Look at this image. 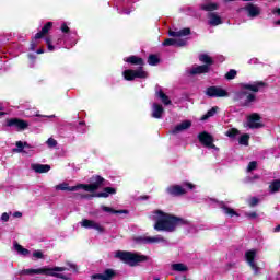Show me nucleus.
Listing matches in <instances>:
<instances>
[{
	"instance_id": "obj_40",
	"label": "nucleus",
	"mask_w": 280,
	"mask_h": 280,
	"mask_svg": "<svg viewBox=\"0 0 280 280\" xmlns=\"http://www.w3.org/2000/svg\"><path fill=\"white\" fill-rule=\"evenodd\" d=\"M56 189H59L60 191H75L74 186H69L67 183L57 185Z\"/></svg>"
},
{
	"instance_id": "obj_25",
	"label": "nucleus",
	"mask_w": 280,
	"mask_h": 280,
	"mask_svg": "<svg viewBox=\"0 0 280 280\" xmlns=\"http://www.w3.org/2000/svg\"><path fill=\"white\" fill-rule=\"evenodd\" d=\"M255 102H257V95H255L254 93L247 92L244 101L242 102V106L244 108H249V106H253V104H255Z\"/></svg>"
},
{
	"instance_id": "obj_45",
	"label": "nucleus",
	"mask_w": 280,
	"mask_h": 280,
	"mask_svg": "<svg viewBox=\"0 0 280 280\" xmlns=\"http://www.w3.org/2000/svg\"><path fill=\"white\" fill-rule=\"evenodd\" d=\"M48 148H56V145H58V141L54 138H49L47 141H46Z\"/></svg>"
},
{
	"instance_id": "obj_30",
	"label": "nucleus",
	"mask_w": 280,
	"mask_h": 280,
	"mask_svg": "<svg viewBox=\"0 0 280 280\" xmlns=\"http://www.w3.org/2000/svg\"><path fill=\"white\" fill-rule=\"evenodd\" d=\"M155 96L159 97V100H161L162 104H164V106H170L172 104V100H170V96H167V94H165V92H163V90H159L155 93Z\"/></svg>"
},
{
	"instance_id": "obj_6",
	"label": "nucleus",
	"mask_w": 280,
	"mask_h": 280,
	"mask_svg": "<svg viewBox=\"0 0 280 280\" xmlns=\"http://www.w3.org/2000/svg\"><path fill=\"white\" fill-rule=\"evenodd\" d=\"M117 194V188L114 187H104L103 191L94 192L91 195H81V198L89 199V198H108L109 196H115Z\"/></svg>"
},
{
	"instance_id": "obj_22",
	"label": "nucleus",
	"mask_w": 280,
	"mask_h": 280,
	"mask_svg": "<svg viewBox=\"0 0 280 280\" xmlns=\"http://www.w3.org/2000/svg\"><path fill=\"white\" fill-rule=\"evenodd\" d=\"M189 128H191L190 120H184L177 126H175L171 132L172 135H178V132H183V130H189Z\"/></svg>"
},
{
	"instance_id": "obj_53",
	"label": "nucleus",
	"mask_w": 280,
	"mask_h": 280,
	"mask_svg": "<svg viewBox=\"0 0 280 280\" xmlns=\"http://www.w3.org/2000/svg\"><path fill=\"white\" fill-rule=\"evenodd\" d=\"M1 220L2 222H8V220H10V214H8V212H3L1 215Z\"/></svg>"
},
{
	"instance_id": "obj_2",
	"label": "nucleus",
	"mask_w": 280,
	"mask_h": 280,
	"mask_svg": "<svg viewBox=\"0 0 280 280\" xmlns=\"http://www.w3.org/2000/svg\"><path fill=\"white\" fill-rule=\"evenodd\" d=\"M69 270L67 267H42L38 269H23L22 272L25 275H46L47 277H56L57 279H69L67 276L58 272H65Z\"/></svg>"
},
{
	"instance_id": "obj_48",
	"label": "nucleus",
	"mask_w": 280,
	"mask_h": 280,
	"mask_svg": "<svg viewBox=\"0 0 280 280\" xmlns=\"http://www.w3.org/2000/svg\"><path fill=\"white\" fill-rule=\"evenodd\" d=\"M33 257H35V259H44L45 255L43 254L42 250H35L33 252Z\"/></svg>"
},
{
	"instance_id": "obj_20",
	"label": "nucleus",
	"mask_w": 280,
	"mask_h": 280,
	"mask_svg": "<svg viewBox=\"0 0 280 280\" xmlns=\"http://www.w3.org/2000/svg\"><path fill=\"white\" fill-rule=\"evenodd\" d=\"M51 27H54V22H47L40 30V32L35 34V40H40V38H44L49 34Z\"/></svg>"
},
{
	"instance_id": "obj_51",
	"label": "nucleus",
	"mask_w": 280,
	"mask_h": 280,
	"mask_svg": "<svg viewBox=\"0 0 280 280\" xmlns=\"http://www.w3.org/2000/svg\"><path fill=\"white\" fill-rule=\"evenodd\" d=\"M245 215L249 220H255L257 218V212H246Z\"/></svg>"
},
{
	"instance_id": "obj_28",
	"label": "nucleus",
	"mask_w": 280,
	"mask_h": 280,
	"mask_svg": "<svg viewBox=\"0 0 280 280\" xmlns=\"http://www.w3.org/2000/svg\"><path fill=\"white\" fill-rule=\"evenodd\" d=\"M102 211H104L105 213H113L115 215H128V213H130V211L124 209V210H115L108 206H101Z\"/></svg>"
},
{
	"instance_id": "obj_18",
	"label": "nucleus",
	"mask_w": 280,
	"mask_h": 280,
	"mask_svg": "<svg viewBox=\"0 0 280 280\" xmlns=\"http://www.w3.org/2000/svg\"><path fill=\"white\" fill-rule=\"evenodd\" d=\"M164 47H185L187 45V39L178 38H166L163 44Z\"/></svg>"
},
{
	"instance_id": "obj_10",
	"label": "nucleus",
	"mask_w": 280,
	"mask_h": 280,
	"mask_svg": "<svg viewBox=\"0 0 280 280\" xmlns=\"http://www.w3.org/2000/svg\"><path fill=\"white\" fill-rule=\"evenodd\" d=\"M208 97H229V92L220 86H209L206 90Z\"/></svg>"
},
{
	"instance_id": "obj_19",
	"label": "nucleus",
	"mask_w": 280,
	"mask_h": 280,
	"mask_svg": "<svg viewBox=\"0 0 280 280\" xmlns=\"http://www.w3.org/2000/svg\"><path fill=\"white\" fill-rule=\"evenodd\" d=\"M208 24L211 25V27H218V25H222V16L218 15L215 12L208 13Z\"/></svg>"
},
{
	"instance_id": "obj_61",
	"label": "nucleus",
	"mask_w": 280,
	"mask_h": 280,
	"mask_svg": "<svg viewBox=\"0 0 280 280\" xmlns=\"http://www.w3.org/2000/svg\"><path fill=\"white\" fill-rule=\"evenodd\" d=\"M28 58H30V60H36V56L33 54H28Z\"/></svg>"
},
{
	"instance_id": "obj_56",
	"label": "nucleus",
	"mask_w": 280,
	"mask_h": 280,
	"mask_svg": "<svg viewBox=\"0 0 280 280\" xmlns=\"http://www.w3.org/2000/svg\"><path fill=\"white\" fill-rule=\"evenodd\" d=\"M24 143V149L30 150L32 149V144L27 143V142H23Z\"/></svg>"
},
{
	"instance_id": "obj_8",
	"label": "nucleus",
	"mask_w": 280,
	"mask_h": 280,
	"mask_svg": "<svg viewBox=\"0 0 280 280\" xmlns=\"http://www.w3.org/2000/svg\"><path fill=\"white\" fill-rule=\"evenodd\" d=\"M238 12H246L249 19H257V16L261 14V9L249 2L245 7L238 9Z\"/></svg>"
},
{
	"instance_id": "obj_16",
	"label": "nucleus",
	"mask_w": 280,
	"mask_h": 280,
	"mask_svg": "<svg viewBox=\"0 0 280 280\" xmlns=\"http://www.w3.org/2000/svg\"><path fill=\"white\" fill-rule=\"evenodd\" d=\"M81 226H83V229H94L95 231H98V233H104V231H106L100 223L89 219H83Z\"/></svg>"
},
{
	"instance_id": "obj_32",
	"label": "nucleus",
	"mask_w": 280,
	"mask_h": 280,
	"mask_svg": "<svg viewBox=\"0 0 280 280\" xmlns=\"http://www.w3.org/2000/svg\"><path fill=\"white\" fill-rule=\"evenodd\" d=\"M246 95L247 92L244 90L235 92L233 95V102H238L240 106H242V102H244Z\"/></svg>"
},
{
	"instance_id": "obj_42",
	"label": "nucleus",
	"mask_w": 280,
	"mask_h": 280,
	"mask_svg": "<svg viewBox=\"0 0 280 280\" xmlns=\"http://www.w3.org/2000/svg\"><path fill=\"white\" fill-rule=\"evenodd\" d=\"M16 148L13 149V152H18L21 154V152H25L24 142L23 141H16L15 142Z\"/></svg>"
},
{
	"instance_id": "obj_31",
	"label": "nucleus",
	"mask_w": 280,
	"mask_h": 280,
	"mask_svg": "<svg viewBox=\"0 0 280 280\" xmlns=\"http://www.w3.org/2000/svg\"><path fill=\"white\" fill-rule=\"evenodd\" d=\"M222 211H224L225 215H229V218H240V213H237V211H235V209L226 206V205H222L221 206Z\"/></svg>"
},
{
	"instance_id": "obj_27",
	"label": "nucleus",
	"mask_w": 280,
	"mask_h": 280,
	"mask_svg": "<svg viewBox=\"0 0 280 280\" xmlns=\"http://www.w3.org/2000/svg\"><path fill=\"white\" fill-rule=\"evenodd\" d=\"M32 170L36 172V174H47L51 166L49 164H32Z\"/></svg>"
},
{
	"instance_id": "obj_33",
	"label": "nucleus",
	"mask_w": 280,
	"mask_h": 280,
	"mask_svg": "<svg viewBox=\"0 0 280 280\" xmlns=\"http://www.w3.org/2000/svg\"><path fill=\"white\" fill-rule=\"evenodd\" d=\"M13 246L16 253H19V255H23V257H27V255H30V249L22 247L21 244H19V242L15 241L13 243Z\"/></svg>"
},
{
	"instance_id": "obj_9",
	"label": "nucleus",
	"mask_w": 280,
	"mask_h": 280,
	"mask_svg": "<svg viewBox=\"0 0 280 280\" xmlns=\"http://www.w3.org/2000/svg\"><path fill=\"white\" fill-rule=\"evenodd\" d=\"M255 257H257V250L255 249H249L245 253V259L254 271V275H259V266H257V262H255Z\"/></svg>"
},
{
	"instance_id": "obj_62",
	"label": "nucleus",
	"mask_w": 280,
	"mask_h": 280,
	"mask_svg": "<svg viewBox=\"0 0 280 280\" xmlns=\"http://www.w3.org/2000/svg\"><path fill=\"white\" fill-rule=\"evenodd\" d=\"M3 115H5V112H3V107L0 106V117L3 116Z\"/></svg>"
},
{
	"instance_id": "obj_44",
	"label": "nucleus",
	"mask_w": 280,
	"mask_h": 280,
	"mask_svg": "<svg viewBox=\"0 0 280 280\" xmlns=\"http://www.w3.org/2000/svg\"><path fill=\"white\" fill-rule=\"evenodd\" d=\"M45 43L47 45L48 51H54L56 47L51 45V38L49 36L45 37Z\"/></svg>"
},
{
	"instance_id": "obj_58",
	"label": "nucleus",
	"mask_w": 280,
	"mask_h": 280,
	"mask_svg": "<svg viewBox=\"0 0 280 280\" xmlns=\"http://www.w3.org/2000/svg\"><path fill=\"white\" fill-rule=\"evenodd\" d=\"M186 186L189 188V189H194V187H196L194 184L191 183H186Z\"/></svg>"
},
{
	"instance_id": "obj_35",
	"label": "nucleus",
	"mask_w": 280,
	"mask_h": 280,
	"mask_svg": "<svg viewBox=\"0 0 280 280\" xmlns=\"http://www.w3.org/2000/svg\"><path fill=\"white\" fill-rule=\"evenodd\" d=\"M75 191L83 189L84 191H89L90 194H94L95 190H93V186L91 184H78L74 186Z\"/></svg>"
},
{
	"instance_id": "obj_54",
	"label": "nucleus",
	"mask_w": 280,
	"mask_h": 280,
	"mask_svg": "<svg viewBox=\"0 0 280 280\" xmlns=\"http://www.w3.org/2000/svg\"><path fill=\"white\" fill-rule=\"evenodd\" d=\"M13 218H23V213L16 211L13 213Z\"/></svg>"
},
{
	"instance_id": "obj_17",
	"label": "nucleus",
	"mask_w": 280,
	"mask_h": 280,
	"mask_svg": "<svg viewBox=\"0 0 280 280\" xmlns=\"http://www.w3.org/2000/svg\"><path fill=\"white\" fill-rule=\"evenodd\" d=\"M90 185L92 186V189L94 191H97L101 187H104V183H106V179L100 175H92L89 180Z\"/></svg>"
},
{
	"instance_id": "obj_14",
	"label": "nucleus",
	"mask_w": 280,
	"mask_h": 280,
	"mask_svg": "<svg viewBox=\"0 0 280 280\" xmlns=\"http://www.w3.org/2000/svg\"><path fill=\"white\" fill-rule=\"evenodd\" d=\"M166 194H168V196H173V198H178L180 196H185L187 190L180 185H172L166 188Z\"/></svg>"
},
{
	"instance_id": "obj_59",
	"label": "nucleus",
	"mask_w": 280,
	"mask_h": 280,
	"mask_svg": "<svg viewBox=\"0 0 280 280\" xmlns=\"http://www.w3.org/2000/svg\"><path fill=\"white\" fill-rule=\"evenodd\" d=\"M36 54H45V48L42 47V48L37 49Z\"/></svg>"
},
{
	"instance_id": "obj_41",
	"label": "nucleus",
	"mask_w": 280,
	"mask_h": 280,
	"mask_svg": "<svg viewBox=\"0 0 280 280\" xmlns=\"http://www.w3.org/2000/svg\"><path fill=\"white\" fill-rule=\"evenodd\" d=\"M250 141V135L248 133H244L238 139V144L240 145H245V147H248V143Z\"/></svg>"
},
{
	"instance_id": "obj_1",
	"label": "nucleus",
	"mask_w": 280,
	"mask_h": 280,
	"mask_svg": "<svg viewBox=\"0 0 280 280\" xmlns=\"http://www.w3.org/2000/svg\"><path fill=\"white\" fill-rule=\"evenodd\" d=\"M155 215H159L154 224L155 231H165L166 233H174L177 226L189 225V221L180 217L163 212V210H155Z\"/></svg>"
},
{
	"instance_id": "obj_36",
	"label": "nucleus",
	"mask_w": 280,
	"mask_h": 280,
	"mask_svg": "<svg viewBox=\"0 0 280 280\" xmlns=\"http://www.w3.org/2000/svg\"><path fill=\"white\" fill-rule=\"evenodd\" d=\"M172 270H174L175 272H187L188 268L185 264L177 262L172 265Z\"/></svg>"
},
{
	"instance_id": "obj_12",
	"label": "nucleus",
	"mask_w": 280,
	"mask_h": 280,
	"mask_svg": "<svg viewBox=\"0 0 280 280\" xmlns=\"http://www.w3.org/2000/svg\"><path fill=\"white\" fill-rule=\"evenodd\" d=\"M258 121H261V116L259 114L254 113L249 115L247 119L248 128H250L252 130L264 128V124Z\"/></svg>"
},
{
	"instance_id": "obj_39",
	"label": "nucleus",
	"mask_w": 280,
	"mask_h": 280,
	"mask_svg": "<svg viewBox=\"0 0 280 280\" xmlns=\"http://www.w3.org/2000/svg\"><path fill=\"white\" fill-rule=\"evenodd\" d=\"M219 107L214 106L212 107L210 110H208L202 117H201V121H207V119L213 117L215 115V113H218Z\"/></svg>"
},
{
	"instance_id": "obj_50",
	"label": "nucleus",
	"mask_w": 280,
	"mask_h": 280,
	"mask_svg": "<svg viewBox=\"0 0 280 280\" xmlns=\"http://www.w3.org/2000/svg\"><path fill=\"white\" fill-rule=\"evenodd\" d=\"M61 32H62V34H70L71 28H69V26L67 25V23H62V24H61Z\"/></svg>"
},
{
	"instance_id": "obj_5",
	"label": "nucleus",
	"mask_w": 280,
	"mask_h": 280,
	"mask_svg": "<svg viewBox=\"0 0 280 280\" xmlns=\"http://www.w3.org/2000/svg\"><path fill=\"white\" fill-rule=\"evenodd\" d=\"M122 77L127 82H132L136 78H139L140 80H145L148 78V72L143 70L142 67H139L137 70L127 69L122 72Z\"/></svg>"
},
{
	"instance_id": "obj_64",
	"label": "nucleus",
	"mask_w": 280,
	"mask_h": 280,
	"mask_svg": "<svg viewBox=\"0 0 280 280\" xmlns=\"http://www.w3.org/2000/svg\"><path fill=\"white\" fill-rule=\"evenodd\" d=\"M275 25H280V20H277V21L275 22Z\"/></svg>"
},
{
	"instance_id": "obj_13",
	"label": "nucleus",
	"mask_w": 280,
	"mask_h": 280,
	"mask_svg": "<svg viewBox=\"0 0 280 280\" xmlns=\"http://www.w3.org/2000/svg\"><path fill=\"white\" fill-rule=\"evenodd\" d=\"M117 277L115 269H105L103 273H95L91 276L92 280H113Z\"/></svg>"
},
{
	"instance_id": "obj_47",
	"label": "nucleus",
	"mask_w": 280,
	"mask_h": 280,
	"mask_svg": "<svg viewBox=\"0 0 280 280\" xmlns=\"http://www.w3.org/2000/svg\"><path fill=\"white\" fill-rule=\"evenodd\" d=\"M249 207H257L259 205V198L257 197H252L248 201Z\"/></svg>"
},
{
	"instance_id": "obj_21",
	"label": "nucleus",
	"mask_w": 280,
	"mask_h": 280,
	"mask_svg": "<svg viewBox=\"0 0 280 280\" xmlns=\"http://www.w3.org/2000/svg\"><path fill=\"white\" fill-rule=\"evenodd\" d=\"M200 10L209 13L215 12V10H220V4L207 0L205 3L200 4Z\"/></svg>"
},
{
	"instance_id": "obj_24",
	"label": "nucleus",
	"mask_w": 280,
	"mask_h": 280,
	"mask_svg": "<svg viewBox=\"0 0 280 280\" xmlns=\"http://www.w3.org/2000/svg\"><path fill=\"white\" fill-rule=\"evenodd\" d=\"M189 34H191V28L189 27L183 28L177 32L172 30L168 31V36H172L173 38H183V36H189Z\"/></svg>"
},
{
	"instance_id": "obj_37",
	"label": "nucleus",
	"mask_w": 280,
	"mask_h": 280,
	"mask_svg": "<svg viewBox=\"0 0 280 280\" xmlns=\"http://www.w3.org/2000/svg\"><path fill=\"white\" fill-rule=\"evenodd\" d=\"M225 137H229V139H237V137H240V129H237V128H230L225 132Z\"/></svg>"
},
{
	"instance_id": "obj_29",
	"label": "nucleus",
	"mask_w": 280,
	"mask_h": 280,
	"mask_svg": "<svg viewBox=\"0 0 280 280\" xmlns=\"http://www.w3.org/2000/svg\"><path fill=\"white\" fill-rule=\"evenodd\" d=\"M163 113H165V109L163 108V105L154 103L153 104L152 117L154 119H161V117H163Z\"/></svg>"
},
{
	"instance_id": "obj_57",
	"label": "nucleus",
	"mask_w": 280,
	"mask_h": 280,
	"mask_svg": "<svg viewBox=\"0 0 280 280\" xmlns=\"http://www.w3.org/2000/svg\"><path fill=\"white\" fill-rule=\"evenodd\" d=\"M36 117H46L47 119H49V118L56 117V116L55 115L45 116V115L37 114Z\"/></svg>"
},
{
	"instance_id": "obj_38",
	"label": "nucleus",
	"mask_w": 280,
	"mask_h": 280,
	"mask_svg": "<svg viewBox=\"0 0 280 280\" xmlns=\"http://www.w3.org/2000/svg\"><path fill=\"white\" fill-rule=\"evenodd\" d=\"M161 62V59L159 58V56L151 54L148 57V65H150L151 67H156V65H159Z\"/></svg>"
},
{
	"instance_id": "obj_26",
	"label": "nucleus",
	"mask_w": 280,
	"mask_h": 280,
	"mask_svg": "<svg viewBox=\"0 0 280 280\" xmlns=\"http://www.w3.org/2000/svg\"><path fill=\"white\" fill-rule=\"evenodd\" d=\"M133 240L137 244H154V242H161L160 238L152 236H137Z\"/></svg>"
},
{
	"instance_id": "obj_60",
	"label": "nucleus",
	"mask_w": 280,
	"mask_h": 280,
	"mask_svg": "<svg viewBox=\"0 0 280 280\" xmlns=\"http://www.w3.org/2000/svg\"><path fill=\"white\" fill-rule=\"evenodd\" d=\"M280 232V224L277 225L275 229H273V233H279Z\"/></svg>"
},
{
	"instance_id": "obj_11",
	"label": "nucleus",
	"mask_w": 280,
	"mask_h": 280,
	"mask_svg": "<svg viewBox=\"0 0 280 280\" xmlns=\"http://www.w3.org/2000/svg\"><path fill=\"white\" fill-rule=\"evenodd\" d=\"M8 128H16L18 130H26L28 128L30 122L20 118H8L7 119Z\"/></svg>"
},
{
	"instance_id": "obj_49",
	"label": "nucleus",
	"mask_w": 280,
	"mask_h": 280,
	"mask_svg": "<svg viewBox=\"0 0 280 280\" xmlns=\"http://www.w3.org/2000/svg\"><path fill=\"white\" fill-rule=\"evenodd\" d=\"M36 47H38V43H36L35 37L32 38L31 44H30V50L31 51H36Z\"/></svg>"
},
{
	"instance_id": "obj_23",
	"label": "nucleus",
	"mask_w": 280,
	"mask_h": 280,
	"mask_svg": "<svg viewBox=\"0 0 280 280\" xmlns=\"http://www.w3.org/2000/svg\"><path fill=\"white\" fill-rule=\"evenodd\" d=\"M124 61L128 62V65H135L142 68L145 65V61H143V58L137 57L135 55L127 57L126 59H124Z\"/></svg>"
},
{
	"instance_id": "obj_3",
	"label": "nucleus",
	"mask_w": 280,
	"mask_h": 280,
	"mask_svg": "<svg viewBox=\"0 0 280 280\" xmlns=\"http://www.w3.org/2000/svg\"><path fill=\"white\" fill-rule=\"evenodd\" d=\"M116 257L117 259H120L122 264L131 266V268H135V266H138V264H143V261H148V256L135 254L132 252L118 250L116 253Z\"/></svg>"
},
{
	"instance_id": "obj_15",
	"label": "nucleus",
	"mask_w": 280,
	"mask_h": 280,
	"mask_svg": "<svg viewBox=\"0 0 280 280\" xmlns=\"http://www.w3.org/2000/svg\"><path fill=\"white\" fill-rule=\"evenodd\" d=\"M264 86H268V83L264 81H257L253 84L250 83L242 84V89H244V91H252L253 93H259V89H264Z\"/></svg>"
},
{
	"instance_id": "obj_63",
	"label": "nucleus",
	"mask_w": 280,
	"mask_h": 280,
	"mask_svg": "<svg viewBox=\"0 0 280 280\" xmlns=\"http://www.w3.org/2000/svg\"><path fill=\"white\" fill-rule=\"evenodd\" d=\"M273 14H278V16H280V9H277L276 11H273Z\"/></svg>"
},
{
	"instance_id": "obj_7",
	"label": "nucleus",
	"mask_w": 280,
	"mask_h": 280,
	"mask_svg": "<svg viewBox=\"0 0 280 280\" xmlns=\"http://www.w3.org/2000/svg\"><path fill=\"white\" fill-rule=\"evenodd\" d=\"M197 139L201 145L205 148H210L211 150H215V144L213 143V136L207 131H202L197 136Z\"/></svg>"
},
{
	"instance_id": "obj_34",
	"label": "nucleus",
	"mask_w": 280,
	"mask_h": 280,
	"mask_svg": "<svg viewBox=\"0 0 280 280\" xmlns=\"http://www.w3.org/2000/svg\"><path fill=\"white\" fill-rule=\"evenodd\" d=\"M270 194H277L280 191V179H275L269 184Z\"/></svg>"
},
{
	"instance_id": "obj_55",
	"label": "nucleus",
	"mask_w": 280,
	"mask_h": 280,
	"mask_svg": "<svg viewBox=\"0 0 280 280\" xmlns=\"http://www.w3.org/2000/svg\"><path fill=\"white\" fill-rule=\"evenodd\" d=\"M132 11L130 9H124L122 10V14H127V15H130Z\"/></svg>"
},
{
	"instance_id": "obj_52",
	"label": "nucleus",
	"mask_w": 280,
	"mask_h": 280,
	"mask_svg": "<svg viewBox=\"0 0 280 280\" xmlns=\"http://www.w3.org/2000/svg\"><path fill=\"white\" fill-rule=\"evenodd\" d=\"M67 266L70 270H73V272H78V266L73 262H67Z\"/></svg>"
},
{
	"instance_id": "obj_43",
	"label": "nucleus",
	"mask_w": 280,
	"mask_h": 280,
	"mask_svg": "<svg viewBox=\"0 0 280 280\" xmlns=\"http://www.w3.org/2000/svg\"><path fill=\"white\" fill-rule=\"evenodd\" d=\"M237 77V70L231 69L229 72L225 74V80H235Z\"/></svg>"
},
{
	"instance_id": "obj_4",
	"label": "nucleus",
	"mask_w": 280,
	"mask_h": 280,
	"mask_svg": "<svg viewBox=\"0 0 280 280\" xmlns=\"http://www.w3.org/2000/svg\"><path fill=\"white\" fill-rule=\"evenodd\" d=\"M199 61L203 65L191 68L190 75H202L203 73H209L212 65H214L213 58L207 54H201L199 56Z\"/></svg>"
},
{
	"instance_id": "obj_46",
	"label": "nucleus",
	"mask_w": 280,
	"mask_h": 280,
	"mask_svg": "<svg viewBox=\"0 0 280 280\" xmlns=\"http://www.w3.org/2000/svg\"><path fill=\"white\" fill-rule=\"evenodd\" d=\"M255 170H257V161L249 162L247 166V172H253Z\"/></svg>"
}]
</instances>
